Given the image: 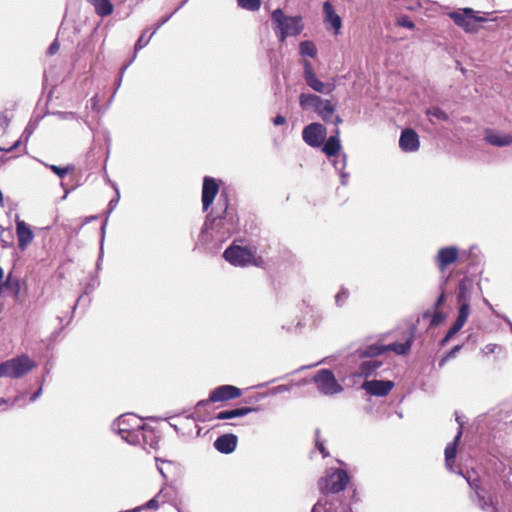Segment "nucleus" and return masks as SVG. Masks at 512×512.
<instances>
[{"label":"nucleus","mask_w":512,"mask_h":512,"mask_svg":"<svg viewBox=\"0 0 512 512\" xmlns=\"http://www.w3.org/2000/svg\"><path fill=\"white\" fill-rule=\"evenodd\" d=\"M99 284L100 282L98 277L93 276L85 288V294H89L90 292L95 290L99 286Z\"/></svg>","instance_id":"6e6d98bb"},{"label":"nucleus","mask_w":512,"mask_h":512,"mask_svg":"<svg viewBox=\"0 0 512 512\" xmlns=\"http://www.w3.org/2000/svg\"><path fill=\"white\" fill-rule=\"evenodd\" d=\"M237 4L242 9L248 11H257L261 6V0H237Z\"/></svg>","instance_id":"58836bf2"},{"label":"nucleus","mask_w":512,"mask_h":512,"mask_svg":"<svg viewBox=\"0 0 512 512\" xmlns=\"http://www.w3.org/2000/svg\"><path fill=\"white\" fill-rule=\"evenodd\" d=\"M476 283L472 277H463L457 286L456 300L457 303L470 304L472 295L475 291Z\"/></svg>","instance_id":"f3484780"},{"label":"nucleus","mask_w":512,"mask_h":512,"mask_svg":"<svg viewBox=\"0 0 512 512\" xmlns=\"http://www.w3.org/2000/svg\"><path fill=\"white\" fill-rule=\"evenodd\" d=\"M291 389V386L290 385H285V384H282V385H278L274 388L271 389L270 393L272 395H276V394H280V393H284V392H288L290 391Z\"/></svg>","instance_id":"bf43d9fd"},{"label":"nucleus","mask_w":512,"mask_h":512,"mask_svg":"<svg viewBox=\"0 0 512 512\" xmlns=\"http://www.w3.org/2000/svg\"><path fill=\"white\" fill-rule=\"evenodd\" d=\"M107 223H108V216L106 217V219L104 220V222H103V224L101 225V228H100V249H99V256H98V259H97V262H96V269L97 270L101 269V261L103 259V254H104L103 246H104V240H105V235H106Z\"/></svg>","instance_id":"c9c22d12"},{"label":"nucleus","mask_w":512,"mask_h":512,"mask_svg":"<svg viewBox=\"0 0 512 512\" xmlns=\"http://www.w3.org/2000/svg\"><path fill=\"white\" fill-rule=\"evenodd\" d=\"M315 446L319 450V452L322 454L323 458H326L329 456V452L325 448L324 441L320 439V429L315 430Z\"/></svg>","instance_id":"a18cd8bd"},{"label":"nucleus","mask_w":512,"mask_h":512,"mask_svg":"<svg viewBox=\"0 0 512 512\" xmlns=\"http://www.w3.org/2000/svg\"><path fill=\"white\" fill-rule=\"evenodd\" d=\"M458 315L453 324L458 326L459 328H463L465 323L467 322V319L470 315V304L467 303H458Z\"/></svg>","instance_id":"72a5a7b5"},{"label":"nucleus","mask_w":512,"mask_h":512,"mask_svg":"<svg viewBox=\"0 0 512 512\" xmlns=\"http://www.w3.org/2000/svg\"><path fill=\"white\" fill-rule=\"evenodd\" d=\"M145 433L147 434V442L140 445L143 447L149 445L151 448H155L158 441L156 440L154 430L146 425Z\"/></svg>","instance_id":"de8ad7c7"},{"label":"nucleus","mask_w":512,"mask_h":512,"mask_svg":"<svg viewBox=\"0 0 512 512\" xmlns=\"http://www.w3.org/2000/svg\"><path fill=\"white\" fill-rule=\"evenodd\" d=\"M42 390H43V385L41 384V385H40V387H39V389H38L37 391H35V392L31 395V397H30V401H31V402L36 401V400L41 396V394H42Z\"/></svg>","instance_id":"69168bd1"},{"label":"nucleus","mask_w":512,"mask_h":512,"mask_svg":"<svg viewBox=\"0 0 512 512\" xmlns=\"http://www.w3.org/2000/svg\"><path fill=\"white\" fill-rule=\"evenodd\" d=\"M459 259V249L456 246H445L438 250L434 257V264L437 269L443 273L452 264Z\"/></svg>","instance_id":"ddd939ff"},{"label":"nucleus","mask_w":512,"mask_h":512,"mask_svg":"<svg viewBox=\"0 0 512 512\" xmlns=\"http://www.w3.org/2000/svg\"><path fill=\"white\" fill-rule=\"evenodd\" d=\"M350 477L346 470L341 468H329L325 475L318 480V488L323 496H339L349 483Z\"/></svg>","instance_id":"20e7f679"},{"label":"nucleus","mask_w":512,"mask_h":512,"mask_svg":"<svg viewBox=\"0 0 512 512\" xmlns=\"http://www.w3.org/2000/svg\"><path fill=\"white\" fill-rule=\"evenodd\" d=\"M467 481L471 489L475 491V502L477 506L484 512H497L498 501L491 495H487L485 490L479 486L478 480L471 479L459 472Z\"/></svg>","instance_id":"9b49d317"},{"label":"nucleus","mask_w":512,"mask_h":512,"mask_svg":"<svg viewBox=\"0 0 512 512\" xmlns=\"http://www.w3.org/2000/svg\"><path fill=\"white\" fill-rule=\"evenodd\" d=\"M33 131H34L33 127H31L30 125H27L21 135V139H25V141H28V139L32 135Z\"/></svg>","instance_id":"0e129e2a"},{"label":"nucleus","mask_w":512,"mask_h":512,"mask_svg":"<svg viewBox=\"0 0 512 512\" xmlns=\"http://www.w3.org/2000/svg\"><path fill=\"white\" fill-rule=\"evenodd\" d=\"M60 48V44L57 39H55L48 47L47 54L52 56L58 52Z\"/></svg>","instance_id":"680f3d73"},{"label":"nucleus","mask_w":512,"mask_h":512,"mask_svg":"<svg viewBox=\"0 0 512 512\" xmlns=\"http://www.w3.org/2000/svg\"><path fill=\"white\" fill-rule=\"evenodd\" d=\"M271 19L275 24V33L281 42L289 36L299 35L303 29L301 16H287L280 8L272 12Z\"/></svg>","instance_id":"39448f33"},{"label":"nucleus","mask_w":512,"mask_h":512,"mask_svg":"<svg viewBox=\"0 0 512 512\" xmlns=\"http://www.w3.org/2000/svg\"><path fill=\"white\" fill-rule=\"evenodd\" d=\"M426 114L428 116L435 117V118H437L438 120H441V121H448L449 120L448 114L444 110L439 108V107H431V108H429L426 111Z\"/></svg>","instance_id":"79ce46f5"},{"label":"nucleus","mask_w":512,"mask_h":512,"mask_svg":"<svg viewBox=\"0 0 512 512\" xmlns=\"http://www.w3.org/2000/svg\"><path fill=\"white\" fill-rule=\"evenodd\" d=\"M260 411V407L241 406L230 410H223L216 414L217 420H228L237 417H243L253 412Z\"/></svg>","instance_id":"a878e982"},{"label":"nucleus","mask_w":512,"mask_h":512,"mask_svg":"<svg viewBox=\"0 0 512 512\" xmlns=\"http://www.w3.org/2000/svg\"><path fill=\"white\" fill-rule=\"evenodd\" d=\"M174 10L168 14V15H165L163 17H161L158 22L155 24L152 32H151V36H153L164 24H166L171 18L172 16L174 15Z\"/></svg>","instance_id":"8fccbe9b"},{"label":"nucleus","mask_w":512,"mask_h":512,"mask_svg":"<svg viewBox=\"0 0 512 512\" xmlns=\"http://www.w3.org/2000/svg\"><path fill=\"white\" fill-rule=\"evenodd\" d=\"M341 141H340V129L335 127L330 137L322 144V152L331 159H341Z\"/></svg>","instance_id":"2eb2a0df"},{"label":"nucleus","mask_w":512,"mask_h":512,"mask_svg":"<svg viewBox=\"0 0 512 512\" xmlns=\"http://www.w3.org/2000/svg\"><path fill=\"white\" fill-rule=\"evenodd\" d=\"M423 318H430V326L431 327H436L438 325H440L446 318V315L444 312L442 311H439V310H434V311H426L424 312L423 314Z\"/></svg>","instance_id":"f704fd0d"},{"label":"nucleus","mask_w":512,"mask_h":512,"mask_svg":"<svg viewBox=\"0 0 512 512\" xmlns=\"http://www.w3.org/2000/svg\"><path fill=\"white\" fill-rule=\"evenodd\" d=\"M412 342H413V333L411 332L410 335L407 337V339L403 343L393 342V343L385 345V351L386 352L393 351L398 355H405L410 351Z\"/></svg>","instance_id":"c756f323"},{"label":"nucleus","mask_w":512,"mask_h":512,"mask_svg":"<svg viewBox=\"0 0 512 512\" xmlns=\"http://www.w3.org/2000/svg\"><path fill=\"white\" fill-rule=\"evenodd\" d=\"M94 7L95 13L100 17H106L112 14L114 6L110 0H88Z\"/></svg>","instance_id":"7c9ffc66"},{"label":"nucleus","mask_w":512,"mask_h":512,"mask_svg":"<svg viewBox=\"0 0 512 512\" xmlns=\"http://www.w3.org/2000/svg\"><path fill=\"white\" fill-rule=\"evenodd\" d=\"M272 122L275 126H281L286 123V118L283 115L278 114L272 119Z\"/></svg>","instance_id":"e2e57ef3"},{"label":"nucleus","mask_w":512,"mask_h":512,"mask_svg":"<svg viewBox=\"0 0 512 512\" xmlns=\"http://www.w3.org/2000/svg\"><path fill=\"white\" fill-rule=\"evenodd\" d=\"M242 395V390L236 386L225 384L220 385L210 391L207 399L200 400L196 404V409L199 410L212 402H224L238 398Z\"/></svg>","instance_id":"1a4fd4ad"},{"label":"nucleus","mask_w":512,"mask_h":512,"mask_svg":"<svg viewBox=\"0 0 512 512\" xmlns=\"http://www.w3.org/2000/svg\"><path fill=\"white\" fill-rule=\"evenodd\" d=\"M496 347H497V346H496V344H491V343H490V344H487V345L485 346L486 353H487V354L494 353V352H495Z\"/></svg>","instance_id":"338daca9"},{"label":"nucleus","mask_w":512,"mask_h":512,"mask_svg":"<svg viewBox=\"0 0 512 512\" xmlns=\"http://www.w3.org/2000/svg\"><path fill=\"white\" fill-rule=\"evenodd\" d=\"M463 348V344L461 345H456L454 346L453 348H451L450 350L446 351L444 353V355L450 360L452 358H454L457 353Z\"/></svg>","instance_id":"052dcab7"},{"label":"nucleus","mask_w":512,"mask_h":512,"mask_svg":"<svg viewBox=\"0 0 512 512\" xmlns=\"http://www.w3.org/2000/svg\"><path fill=\"white\" fill-rule=\"evenodd\" d=\"M495 470L499 473L500 478L503 480L504 488L512 494V464L510 461L504 463L499 461L495 464Z\"/></svg>","instance_id":"c85d7f7f"},{"label":"nucleus","mask_w":512,"mask_h":512,"mask_svg":"<svg viewBox=\"0 0 512 512\" xmlns=\"http://www.w3.org/2000/svg\"><path fill=\"white\" fill-rule=\"evenodd\" d=\"M461 330L458 326L455 324H452V326L449 328L445 336L440 340L439 345L441 347H444L448 344V342Z\"/></svg>","instance_id":"c03bdc74"},{"label":"nucleus","mask_w":512,"mask_h":512,"mask_svg":"<svg viewBox=\"0 0 512 512\" xmlns=\"http://www.w3.org/2000/svg\"><path fill=\"white\" fill-rule=\"evenodd\" d=\"M312 380L322 395L332 396L343 391V387L339 384L331 369L318 370Z\"/></svg>","instance_id":"0eeeda50"},{"label":"nucleus","mask_w":512,"mask_h":512,"mask_svg":"<svg viewBox=\"0 0 512 512\" xmlns=\"http://www.w3.org/2000/svg\"><path fill=\"white\" fill-rule=\"evenodd\" d=\"M346 501L347 500L342 499L341 496H323L313 505L311 512H333L335 506H339L341 502Z\"/></svg>","instance_id":"393cba45"},{"label":"nucleus","mask_w":512,"mask_h":512,"mask_svg":"<svg viewBox=\"0 0 512 512\" xmlns=\"http://www.w3.org/2000/svg\"><path fill=\"white\" fill-rule=\"evenodd\" d=\"M11 117L8 116L6 111L0 112V130L4 131L10 124Z\"/></svg>","instance_id":"5fc2aeb1"},{"label":"nucleus","mask_w":512,"mask_h":512,"mask_svg":"<svg viewBox=\"0 0 512 512\" xmlns=\"http://www.w3.org/2000/svg\"><path fill=\"white\" fill-rule=\"evenodd\" d=\"M238 229V218L228 210V200L225 198L223 209L214 214L212 210L204 220L198 235V242L207 247L219 249Z\"/></svg>","instance_id":"f257e3e1"},{"label":"nucleus","mask_w":512,"mask_h":512,"mask_svg":"<svg viewBox=\"0 0 512 512\" xmlns=\"http://www.w3.org/2000/svg\"><path fill=\"white\" fill-rule=\"evenodd\" d=\"M397 24L407 29H413L415 27V23L407 15L399 17L397 20Z\"/></svg>","instance_id":"603ef678"},{"label":"nucleus","mask_w":512,"mask_h":512,"mask_svg":"<svg viewBox=\"0 0 512 512\" xmlns=\"http://www.w3.org/2000/svg\"><path fill=\"white\" fill-rule=\"evenodd\" d=\"M449 361V359L443 354V356L441 357V359L439 360V368H443L445 366V364Z\"/></svg>","instance_id":"774afa93"},{"label":"nucleus","mask_w":512,"mask_h":512,"mask_svg":"<svg viewBox=\"0 0 512 512\" xmlns=\"http://www.w3.org/2000/svg\"><path fill=\"white\" fill-rule=\"evenodd\" d=\"M172 468L173 463L168 460H161L160 464L157 465V469L164 479L168 478V471Z\"/></svg>","instance_id":"09e8293b"},{"label":"nucleus","mask_w":512,"mask_h":512,"mask_svg":"<svg viewBox=\"0 0 512 512\" xmlns=\"http://www.w3.org/2000/svg\"><path fill=\"white\" fill-rule=\"evenodd\" d=\"M324 22L327 29H332L335 35L340 33L342 27L341 17L335 12L333 5L329 1L323 3Z\"/></svg>","instance_id":"aec40b11"},{"label":"nucleus","mask_w":512,"mask_h":512,"mask_svg":"<svg viewBox=\"0 0 512 512\" xmlns=\"http://www.w3.org/2000/svg\"><path fill=\"white\" fill-rule=\"evenodd\" d=\"M4 287L10 289L15 298L18 297L20 293V281L18 279L12 280L11 276L9 275L4 283Z\"/></svg>","instance_id":"37998d69"},{"label":"nucleus","mask_w":512,"mask_h":512,"mask_svg":"<svg viewBox=\"0 0 512 512\" xmlns=\"http://www.w3.org/2000/svg\"><path fill=\"white\" fill-rule=\"evenodd\" d=\"M111 429L131 445L147 442L146 424L133 413H125L115 419Z\"/></svg>","instance_id":"f03ea898"},{"label":"nucleus","mask_w":512,"mask_h":512,"mask_svg":"<svg viewBox=\"0 0 512 512\" xmlns=\"http://www.w3.org/2000/svg\"><path fill=\"white\" fill-rule=\"evenodd\" d=\"M219 192V185L215 178L205 176L203 178L202 185V208L203 211H207L215 200L216 195Z\"/></svg>","instance_id":"4468645a"},{"label":"nucleus","mask_w":512,"mask_h":512,"mask_svg":"<svg viewBox=\"0 0 512 512\" xmlns=\"http://www.w3.org/2000/svg\"><path fill=\"white\" fill-rule=\"evenodd\" d=\"M326 136L327 129L319 122L306 125L302 131L303 141L312 148L320 147L326 139Z\"/></svg>","instance_id":"f8f14e48"},{"label":"nucleus","mask_w":512,"mask_h":512,"mask_svg":"<svg viewBox=\"0 0 512 512\" xmlns=\"http://www.w3.org/2000/svg\"><path fill=\"white\" fill-rule=\"evenodd\" d=\"M303 79L308 87L320 94L328 95L335 89L334 84L323 82L317 77L313 70L312 63L308 60H304L303 62Z\"/></svg>","instance_id":"9d476101"},{"label":"nucleus","mask_w":512,"mask_h":512,"mask_svg":"<svg viewBox=\"0 0 512 512\" xmlns=\"http://www.w3.org/2000/svg\"><path fill=\"white\" fill-rule=\"evenodd\" d=\"M385 352L386 351H385L384 344L375 343V344H371V345H368L365 347L358 348L355 351L354 356L359 359H365V358L374 359L376 356L382 355Z\"/></svg>","instance_id":"cd10ccee"},{"label":"nucleus","mask_w":512,"mask_h":512,"mask_svg":"<svg viewBox=\"0 0 512 512\" xmlns=\"http://www.w3.org/2000/svg\"><path fill=\"white\" fill-rule=\"evenodd\" d=\"M382 362L376 359L364 360L359 365V375L365 378L370 377L378 368H380Z\"/></svg>","instance_id":"473e14b6"},{"label":"nucleus","mask_w":512,"mask_h":512,"mask_svg":"<svg viewBox=\"0 0 512 512\" xmlns=\"http://www.w3.org/2000/svg\"><path fill=\"white\" fill-rule=\"evenodd\" d=\"M299 51L302 56L315 57L317 54V49L313 42L311 41H302L299 44Z\"/></svg>","instance_id":"e433bc0d"},{"label":"nucleus","mask_w":512,"mask_h":512,"mask_svg":"<svg viewBox=\"0 0 512 512\" xmlns=\"http://www.w3.org/2000/svg\"><path fill=\"white\" fill-rule=\"evenodd\" d=\"M332 165L334 166L335 170H337L339 173L341 185L346 186L349 179V173L345 172V168L347 165L346 153L342 152L341 159H333Z\"/></svg>","instance_id":"2f4dec72"},{"label":"nucleus","mask_w":512,"mask_h":512,"mask_svg":"<svg viewBox=\"0 0 512 512\" xmlns=\"http://www.w3.org/2000/svg\"><path fill=\"white\" fill-rule=\"evenodd\" d=\"M147 33V30H144L143 33L140 35L138 40L135 43L134 51L135 53H138L141 49H143L151 40L153 36L151 34L145 39V35Z\"/></svg>","instance_id":"49530a36"},{"label":"nucleus","mask_w":512,"mask_h":512,"mask_svg":"<svg viewBox=\"0 0 512 512\" xmlns=\"http://www.w3.org/2000/svg\"><path fill=\"white\" fill-rule=\"evenodd\" d=\"M399 146L404 152L417 151L420 146L418 134L411 128L402 130L399 138Z\"/></svg>","instance_id":"a211bd4d"},{"label":"nucleus","mask_w":512,"mask_h":512,"mask_svg":"<svg viewBox=\"0 0 512 512\" xmlns=\"http://www.w3.org/2000/svg\"><path fill=\"white\" fill-rule=\"evenodd\" d=\"M461 437H462V432H461V430H458L453 441L446 446L445 451H444L445 465H446V468L451 472L455 471L453 468V464H454V460H455L456 453H457V445H458Z\"/></svg>","instance_id":"bb28decb"},{"label":"nucleus","mask_w":512,"mask_h":512,"mask_svg":"<svg viewBox=\"0 0 512 512\" xmlns=\"http://www.w3.org/2000/svg\"><path fill=\"white\" fill-rule=\"evenodd\" d=\"M61 120H71L76 118V113L74 112H65V111H57L54 113Z\"/></svg>","instance_id":"13d9d810"},{"label":"nucleus","mask_w":512,"mask_h":512,"mask_svg":"<svg viewBox=\"0 0 512 512\" xmlns=\"http://www.w3.org/2000/svg\"><path fill=\"white\" fill-rule=\"evenodd\" d=\"M394 382L391 380H366L362 388L372 396L383 397L393 389Z\"/></svg>","instance_id":"dca6fc26"},{"label":"nucleus","mask_w":512,"mask_h":512,"mask_svg":"<svg viewBox=\"0 0 512 512\" xmlns=\"http://www.w3.org/2000/svg\"><path fill=\"white\" fill-rule=\"evenodd\" d=\"M238 443V437L232 433H226L216 438L213 443L214 448L222 454H231L235 451Z\"/></svg>","instance_id":"412c9836"},{"label":"nucleus","mask_w":512,"mask_h":512,"mask_svg":"<svg viewBox=\"0 0 512 512\" xmlns=\"http://www.w3.org/2000/svg\"><path fill=\"white\" fill-rule=\"evenodd\" d=\"M113 187L116 191V196L113 199H111L108 203V215L116 208V206L118 205L119 199H120V193H119L118 187L116 186V184H113Z\"/></svg>","instance_id":"864d4df0"},{"label":"nucleus","mask_w":512,"mask_h":512,"mask_svg":"<svg viewBox=\"0 0 512 512\" xmlns=\"http://www.w3.org/2000/svg\"><path fill=\"white\" fill-rule=\"evenodd\" d=\"M161 502H165L164 497L162 496V491H159L152 499H150L146 504L142 505V510L150 509L156 510L159 507Z\"/></svg>","instance_id":"4c0bfd02"},{"label":"nucleus","mask_w":512,"mask_h":512,"mask_svg":"<svg viewBox=\"0 0 512 512\" xmlns=\"http://www.w3.org/2000/svg\"><path fill=\"white\" fill-rule=\"evenodd\" d=\"M325 100L312 93H301L299 95V105L303 111L313 110L316 113Z\"/></svg>","instance_id":"b1692460"},{"label":"nucleus","mask_w":512,"mask_h":512,"mask_svg":"<svg viewBox=\"0 0 512 512\" xmlns=\"http://www.w3.org/2000/svg\"><path fill=\"white\" fill-rule=\"evenodd\" d=\"M445 282H446V280H444L443 283L440 285V294L434 303V306H433L434 310H438V308L446 302V294H445L444 287H443Z\"/></svg>","instance_id":"3c124183"},{"label":"nucleus","mask_w":512,"mask_h":512,"mask_svg":"<svg viewBox=\"0 0 512 512\" xmlns=\"http://www.w3.org/2000/svg\"><path fill=\"white\" fill-rule=\"evenodd\" d=\"M484 139L487 143L495 147H506L512 144V134L498 133L492 129L485 130Z\"/></svg>","instance_id":"5701e85b"},{"label":"nucleus","mask_w":512,"mask_h":512,"mask_svg":"<svg viewBox=\"0 0 512 512\" xmlns=\"http://www.w3.org/2000/svg\"><path fill=\"white\" fill-rule=\"evenodd\" d=\"M256 254L257 247L255 245L242 246L235 239L223 252V258L234 267H258L262 259Z\"/></svg>","instance_id":"7ed1b4c3"},{"label":"nucleus","mask_w":512,"mask_h":512,"mask_svg":"<svg viewBox=\"0 0 512 512\" xmlns=\"http://www.w3.org/2000/svg\"><path fill=\"white\" fill-rule=\"evenodd\" d=\"M335 105L331 100L326 99L324 104L317 110V115L325 122L332 123L335 127L343 122L339 115H334Z\"/></svg>","instance_id":"4be33fe9"},{"label":"nucleus","mask_w":512,"mask_h":512,"mask_svg":"<svg viewBox=\"0 0 512 512\" xmlns=\"http://www.w3.org/2000/svg\"><path fill=\"white\" fill-rule=\"evenodd\" d=\"M54 174H56L59 178H64L68 173L74 170L73 165H68L66 167H60L54 164L46 165Z\"/></svg>","instance_id":"ea45409f"},{"label":"nucleus","mask_w":512,"mask_h":512,"mask_svg":"<svg viewBox=\"0 0 512 512\" xmlns=\"http://www.w3.org/2000/svg\"><path fill=\"white\" fill-rule=\"evenodd\" d=\"M333 512H353L351 503L349 501L341 502L339 506H335Z\"/></svg>","instance_id":"4d7b16f0"},{"label":"nucleus","mask_w":512,"mask_h":512,"mask_svg":"<svg viewBox=\"0 0 512 512\" xmlns=\"http://www.w3.org/2000/svg\"><path fill=\"white\" fill-rule=\"evenodd\" d=\"M349 295V290L342 286L334 297L336 306L343 307L346 304Z\"/></svg>","instance_id":"a19ab883"},{"label":"nucleus","mask_w":512,"mask_h":512,"mask_svg":"<svg viewBox=\"0 0 512 512\" xmlns=\"http://www.w3.org/2000/svg\"><path fill=\"white\" fill-rule=\"evenodd\" d=\"M16 234L18 239V248L21 251L26 250L34 238V233L30 226L19 217H16Z\"/></svg>","instance_id":"6ab92c4d"},{"label":"nucleus","mask_w":512,"mask_h":512,"mask_svg":"<svg viewBox=\"0 0 512 512\" xmlns=\"http://www.w3.org/2000/svg\"><path fill=\"white\" fill-rule=\"evenodd\" d=\"M37 366L27 354H21L0 363V378L19 379Z\"/></svg>","instance_id":"423d86ee"},{"label":"nucleus","mask_w":512,"mask_h":512,"mask_svg":"<svg viewBox=\"0 0 512 512\" xmlns=\"http://www.w3.org/2000/svg\"><path fill=\"white\" fill-rule=\"evenodd\" d=\"M448 15L458 27L462 28L467 33L477 32L479 28L478 24L487 21V18L477 16L476 11L472 8L452 11Z\"/></svg>","instance_id":"6e6552de"}]
</instances>
